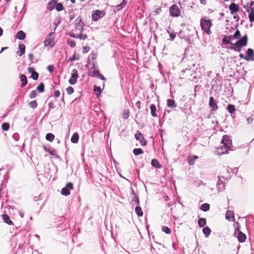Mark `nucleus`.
I'll list each match as a JSON object with an SVG mask.
<instances>
[{"mask_svg": "<svg viewBox=\"0 0 254 254\" xmlns=\"http://www.w3.org/2000/svg\"><path fill=\"white\" fill-rule=\"evenodd\" d=\"M210 208V205L208 203H204L202 204L200 207V209L204 211H207L209 210Z\"/></svg>", "mask_w": 254, "mask_h": 254, "instance_id": "30", "label": "nucleus"}, {"mask_svg": "<svg viewBox=\"0 0 254 254\" xmlns=\"http://www.w3.org/2000/svg\"><path fill=\"white\" fill-rule=\"evenodd\" d=\"M245 60L247 61H254V52L252 49L249 48L247 51V56L245 57Z\"/></svg>", "mask_w": 254, "mask_h": 254, "instance_id": "7", "label": "nucleus"}, {"mask_svg": "<svg viewBox=\"0 0 254 254\" xmlns=\"http://www.w3.org/2000/svg\"><path fill=\"white\" fill-rule=\"evenodd\" d=\"M162 231L167 234H169L171 232V229L167 226H163Z\"/></svg>", "mask_w": 254, "mask_h": 254, "instance_id": "48", "label": "nucleus"}, {"mask_svg": "<svg viewBox=\"0 0 254 254\" xmlns=\"http://www.w3.org/2000/svg\"><path fill=\"white\" fill-rule=\"evenodd\" d=\"M246 10L249 13V18L250 22H254V9L252 8L247 9Z\"/></svg>", "mask_w": 254, "mask_h": 254, "instance_id": "19", "label": "nucleus"}, {"mask_svg": "<svg viewBox=\"0 0 254 254\" xmlns=\"http://www.w3.org/2000/svg\"><path fill=\"white\" fill-rule=\"evenodd\" d=\"M56 9L58 11H60L64 9L63 5L61 3H57L55 5Z\"/></svg>", "mask_w": 254, "mask_h": 254, "instance_id": "37", "label": "nucleus"}, {"mask_svg": "<svg viewBox=\"0 0 254 254\" xmlns=\"http://www.w3.org/2000/svg\"><path fill=\"white\" fill-rule=\"evenodd\" d=\"M209 106L211 108V111H215L218 109V106L213 97L209 98Z\"/></svg>", "mask_w": 254, "mask_h": 254, "instance_id": "9", "label": "nucleus"}, {"mask_svg": "<svg viewBox=\"0 0 254 254\" xmlns=\"http://www.w3.org/2000/svg\"><path fill=\"white\" fill-rule=\"evenodd\" d=\"M130 112L128 110H125L123 113L122 117L125 120L127 119L129 116Z\"/></svg>", "mask_w": 254, "mask_h": 254, "instance_id": "35", "label": "nucleus"}, {"mask_svg": "<svg viewBox=\"0 0 254 254\" xmlns=\"http://www.w3.org/2000/svg\"><path fill=\"white\" fill-rule=\"evenodd\" d=\"M151 114L152 117H157L156 107L154 104H151L150 106Z\"/></svg>", "mask_w": 254, "mask_h": 254, "instance_id": "22", "label": "nucleus"}, {"mask_svg": "<svg viewBox=\"0 0 254 254\" xmlns=\"http://www.w3.org/2000/svg\"><path fill=\"white\" fill-rule=\"evenodd\" d=\"M28 71L31 73V78L34 80H36L38 79L39 74L35 71V68L33 67H29L28 68Z\"/></svg>", "mask_w": 254, "mask_h": 254, "instance_id": "12", "label": "nucleus"}, {"mask_svg": "<svg viewBox=\"0 0 254 254\" xmlns=\"http://www.w3.org/2000/svg\"><path fill=\"white\" fill-rule=\"evenodd\" d=\"M168 33H169V36H170V38L172 40H173L176 37V34L175 33H170V32L169 31H168Z\"/></svg>", "mask_w": 254, "mask_h": 254, "instance_id": "55", "label": "nucleus"}, {"mask_svg": "<svg viewBox=\"0 0 254 254\" xmlns=\"http://www.w3.org/2000/svg\"><path fill=\"white\" fill-rule=\"evenodd\" d=\"M7 47H2L1 49V50H0V53H1L5 49H7Z\"/></svg>", "mask_w": 254, "mask_h": 254, "instance_id": "62", "label": "nucleus"}, {"mask_svg": "<svg viewBox=\"0 0 254 254\" xmlns=\"http://www.w3.org/2000/svg\"><path fill=\"white\" fill-rule=\"evenodd\" d=\"M240 36L241 34L240 31L239 30H237L232 37L235 38H238V37H240Z\"/></svg>", "mask_w": 254, "mask_h": 254, "instance_id": "54", "label": "nucleus"}, {"mask_svg": "<svg viewBox=\"0 0 254 254\" xmlns=\"http://www.w3.org/2000/svg\"><path fill=\"white\" fill-rule=\"evenodd\" d=\"M240 9V7L238 4L232 2L229 5V10H230L232 14H234L237 13Z\"/></svg>", "mask_w": 254, "mask_h": 254, "instance_id": "10", "label": "nucleus"}, {"mask_svg": "<svg viewBox=\"0 0 254 254\" xmlns=\"http://www.w3.org/2000/svg\"><path fill=\"white\" fill-rule=\"evenodd\" d=\"M228 111L230 114H233L236 111V108L234 105L232 104H229L227 107Z\"/></svg>", "mask_w": 254, "mask_h": 254, "instance_id": "24", "label": "nucleus"}, {"mask_svg": "<svg viewBox=\"0 0 254 254\" xmlns=\"http://www.w3.org/2000/svg\"><path fill=\"white\" fill-rule=\"evenodd\" d=\"M239 57H240L241 58H242V59H245V56H244V55H243V54H240Z\"/></svg>", "mask_w": 254, "mask_h": 254, "instance_id": "63", "label": "nucleus"}, {"mask_svg": "<svg viewBox=\"0 0 254 254\" xmlns=\"http://www.w3.org/2000/svg\"><path fill=\"white\" fill-rule=\"evenodd\" d=\"M73 190V185L71 183H68L62 189L61 194L63 195H68L70 194V190Z\"/></svg>", "mask_w": 254, "mask_h": 254, "instance_id": "2", "label": "nucleus"}, {"mask_svg": "<svg viewBox=\"0 0 254 254\" xmlns=\"http://www.w3.org/2000/svg\"><path fill=\"white\" fill-rule=\"evenodd\" d=\"M54 103L53 102H50L48 104L50 108H53L54 107Z\"/></svg>", "mask_w": 254, "mask_h": 254, "instance_id": "61", "label": "nucleus"}, {"mask_svg": "<svg viewBox=\"0 0 254 254\" xmlns=\"http://www.w3.org/2000/svg\"><path fill=\"white\" fill-rule=\"evenodd\" d=\"M37 91L36 90H33L30 94L29 97L30 98H34L37 95Z\"/></svg>", "mask_w": 254, "mask_h": 254, "instance_id": "51", "label": "nucleus"}, {"mask_svg": "<svg viewBox=\"0 0 254 254\" xmlns=\"http://www.w3.org/2000/svg\"><path fill=\"white\" fill-rule=\"evenodd\" d=\"M53 35V33H50L48 37L46 38V39L44 41V45L45 46H48L50 45L51 43L52 42L53 40V38L52 37V35Z\"/></svg>", "mask_w": 254, "mask_h": 254, "instance_id": "15", "label": "nucleus"}, {"mask_svg": "<svg viewBox=\"0 0 254 254\" xmlns=\"http://www.w3.org/2000/svg\"><path fill=\"white\" fill-rule=\"evenodd\" d=\"M83 26L84 23L81 18H77L75 20V28L77 30L81 32L83 29Z\"/></svg>", "mask_w": 254, "mask_h": 254, "instance_id": "13", "label": "nucleus"}, {"mask_svg": "<svg viewBox=\"0 0 254 254\" xmlns=\"http://www.w3.org/2000/svg\"><path fill=\"white\" fill-rule=\"evenodd\" d=\"M170 15L174 17H178L180 15L181 12L178 5H172L169 8Z\"/></svg>", "mask_w": 254, "mask_h": 254, "instance_id": "4", "label": "nucleus"}, {"mask_svg": "<svg viewBox=\"0 0 254 254\" xmlns=\"http://www.w3.org/2000/svg\"><path fill=\"white\" fill-rule=\"evenodd\" d=\"M78 71L76 69H73L71 73V77L69 79V83L70 84H74L76 81L77 79L78 78Z\"/></svg>", "mask_w": 254, "mask_h": 254, "instance_id": "5", "label": "nucleus"}, {"mask_svg": "<svg viewBox=\"0 0 254 254\" xmlns=\"http://www.w3.org/2000/svg\"><path fill=\"white\" fill-rule=\"evenodd\" d=\"M105 15V12L103 10H96L93 11L92 14V18L93 21H96Z\"/></svg>", "mask_w": 254, "mask_h": 254, "instance_id": "3", "label": "nucleus"}, {"mask_svg": "<svg viewBox=\"0 0 254 254\" xmlns=\"http://www.w3.org/2000/svg\"><path fill=\"white\" fill-rule=\"evenodd\" d=\"M75 38L79 39L82 40H85L87 38V36L85 34H77L75 36Z\"/></svg>", "mask_w": 254, "mask_h": 254, "instance_id": "41", "label": "nucleus"}, {"mask_svg": "<svg viewBox=\"0 0 254 254\" xmlns=\"http://www.w3.org/2000/svg\"><path fill=\"white\" fill-rule=\"evenodd\" d=\"M212 25V20L211 19L207 20L202 17L200 20V25L201 30L208 35H210L212 33L210 28Z\"/></svg>", "mask_w": 254, "mask_h": 254, "instance_id": "1", "label": "nucleus"}, {"mask_svg": "<svg viewBox=\"0 0 254 254\" xmlns=\"http://www.w3.org/2000/svg\"><path fill=\"white\" fill-rule=\"evenodd\" d=\"M232 36H225L223 39V42L226 44H232V43H230V41L232 39Z\"/></svg>", "mask_w": 254, "mask_h": 254, "instance_id": "33", "label": "nucleus"}, {"mask_svg": "<svg viewBox=\"0 0 254 254\" xmlns=\"http://www.w3.org/2000/svg\"><path fill=\"white\" fill-rule=\"evenodd\" d=\"M248 38L247 36L242 37L240 40L237 42L242 47L245 46L247 44Z\"/></svg>", "mask_w": 254, "mask_h": 254, "instance_id": "17", "label": "nucleus"}, {"mask_svg": "<svg viewBox=\"0 0 254 254\" xmlns=\"http://www.w3.org/2000/svg\"><path fill=\"white\" fill-rule=\"evenodd\" d=\"M53 65H49L48 67H47V69L50 71V72H52L53 71Z\"/></svg>", "mask_w": 254, "mask_h": 254, "instance_id": "57", "label": "nucleus"}, {"mask_svg": "<svg viewBox=\"0 0 254 254\" xmlns=\"http://www.w3.org/2000/svg\"><path fill=\"white\" fill-rule=\"evenodd\" d=\"M3 34V30L1 28H0V36H1Z\"/></svg>", "mask_w": 254, "mask_h": 254, "instance_id": "64", "label": "nucleus"}, {"mask_svg": "<svg viewBox=\"0 0 254 254\" xmlns=\"http://www.w3.org/2000/svg\"><path fill=\"white\" fill-rule=\"evenodd\" d=\"M26 34L23 31H19L17 33L15 37L20 40H23L25 38Z\"/></svg>", "mask_w": 254, "mask_h": 254, "instance_id": "20", "label": "nucleus"}, {"mask_svg": "<svg viewBox=\"0 0 254 254\" xmlns=\"http://www.w3.org/2000/svg\"><path fill=\"white\" fill-rule=\"evenodd\" d=\"M99 71L96 69L95 68H94L92 70L90 71V75L92 76H97L98 75H99Z\"/></svg>", "mask_w": 254, "mask_h": 254, "instance_id": "40", "label": "nucleus"}, {"mask_svg": "<svg viewBox=\"0 0 254 254\" xmlns=\"http://www.w3.org/2000/svg\"><path fill=\"white\" fill-rule=\"evenodd\" d=\"M38 91L41 93L44 91V84L43 82H41L39 84L37 88Z\"/></svg>", "mask_w": 254, "mask_h": 254, "instance_id": "42", "label": "nucleus"}, {"mask_svg": "<svg viewBox=\"0 0 254 254\" xmlns=\"http://www.w3.org/2000/svg\"><path fill=\"white\" fill-rule=\"evenodd\" d=\"M79 139V135L77 133H74L71 138V141L72 143H76L78 142Z\"/></svg>", "mask_w": 254, "mask_h": 254, "instance_id": "25", "label": "nucleus"}, {"mask_svg": "<svg viewBox=\"0 0 254 254\" xmlns=\"http://www.w3.org/2000/svg\"><path fill=\"white\" fill-rule=\"evenodd\" d=\"M135 137L136 140L139 141L141 145L145 146L146 145V140L145 139L143 135L140 132H137V133L135 134Z\"/></svg>", "mask_w": 254, "mask_h": 254, "instance_id": "8", "label": "nucleus"}, {"mask_svg": "<svg viewBox=\"0 0 254 254\" xmlns=\"http://www.w3.org/2000/svg\"><path fill=\"white\" fill-rule=\"evenodd\" d=\"M231 49H233L235 51H238L240 52L241 51L242 47L239 44V43L236 42L234 44V46L231 48Z\"/></svg>", "mask_w": 254, "mask_h": 254, "instance_id": "34", "label": "nucleus"}, {"mask_svg": "<svg viewBox=\"0 0 254 254\" xmlns=\"http://www.w3.org/2000/svg\"><path fill=\"white\" fill-rule=\"evenodd\" d=\"M28 57H29V59L30 61H32L33 60V58H34V56H33V55L32 54H29L28 55Z\"/></svg>", "mask_w": 254, "mask_h": 254, "instance_id": "59", "label": "nucleus"}, {"mask_svg": "<svg viewBox=\"0 0 254 254\" xmlns=\"http://www.w3.org/2000/svg\"><path fill=\"white\" fill-rule=\"evenodd\" d=\"M226 219L230 221L231 218L233 219V221H235V217L233 211L230 210H227L226 213Z\"/></svg>", "mask_w": 254, "mask_h": 254, "instance_id": "18", "label": "nucleus"}, {"mask_svg": "<svg viewBox=\"0 0 254 254\" xmlns=\"http://www.w3.org/2000/svg\"><path fill=\"white\" fill-rule=\"evenodd\" d=\"M44 149L52 156H54L55 155L56 150L55 149H50L45 146L44 147Z\"/></svg>", "mask_w": 254, "mask_h": 254, "instance_id": "38", "label": "nucleus"}, {"mask_svg": "<svg viewBox=\"0 0 254 254\" xmlns=\"http://www.w3.org/2000/svg\"><path fill=\"white\" fill-rule=\"evenodd\" d=\"M67 44L70 46L71 47H74L76 45L75 42L73 40H68Z\"/></svg>", "mask_w": 254, "mask_h": 254, "instance_id": "52", "label": "nucleus"}, {"mask_svg": "<svg viewBox=\"0 0 254 254\" xmlns=\"http://www.w3.org/2000/svg\"><path fill=\"white\" fill-rule=\"evenodd\" d=\"M133 153L134 155H138L143 154V151L140 148H135L133 150Z\"/></svg>", "mask_w": 254, "mask_h": 254, "instance_id": "36", "label": "nucleus"}, {"mask_svg": "<svg viewBox=\"0 0 254 254\" xmlns=\"http://www.w3.org/2000/svg\"><path fill=\"white\" fill-rule=\"evenodd\" d=\"M135 211L138 217H142L143 216V211L140 206H136L135 208Z\"/></svg>", "mask_w": 254, "mask_h": 254, "instance_id": "26", "label": "nucleus"}, {"mask_svg": "<svg viewBox=\"0 0 254 254\" xmlns=\"http://www.w3.org/2000/svg\"><path fill=\"white\" fill-rule=\"evenodd\" d=\"M94 91L96 93V94L97 95H99L100 94L101 92V88L100 87H97L96 86H94Z\"/></svg>", "mask_w": 254, "mask_h": 254, "instance_id": "49", "label": "nucleus"}, {"mask_svg": "<svg viewBox=\"0 0 254 254\" xmlns=\"http://www.w3.org/2000/svg\"><path fill=\"white\" fill-rule=\"evenodd\" d=\"M90 49V47L88 46H83L82 47V53L83 54H85V53H87L89 51Z\"/></svg>", "mask_w": 254, "mask_h": 254, "instance_id": "53", "label": "nucleus"}, {"mask_svg": "<svg viewBox=\"0 0 254 254\" xmlns=\"http://www.w3.org/2000/svg\"><path fill=\"white\" fill-rule=\"evenodd\" d=\"M221 144H225V145L228 146V147H230L231 145V140L230 139L228 135H225L223 136Z\"/></svg>", "mask_w": 254, "mask_h": 254, "instance_id": "14", "label": "nucleus"}, {"mask_svg": "<svg viewBox=\"0 0 254 254\" xmlns=\"http://www.w3.org/2000/svg\"><path fill=\"white\" fill-rule=\"evenodd\" d=\"M56 4L51 1L48 4L47 8L50 10H52L55 7Z\"/></svg>", "mask_w": 254, "mask_h": 254, "instance_id": "44", "label": "nucleus"}, {"mask_svg": "<svg viewBox=\"0 0 254 254\" xmlns=\"http://www.w3.org/2000/svg\"><path fill=\"white\" fill-rule=\"evenodd\" d=\"M200 3L203 5L206 4V0H200Z\"/></svg>", "mask_w": 254, "mask_h": 254, "instance_id": "60", "label": "nucleus"}, {"mask_svg": "<svg viewBox=\"0 0 254 254\" xmlns=\"http://www.w3.org/2000/svg\"><path fill=\"white\" fill-rule=\"evenodd\" d=\"M151 165L157 168H160L161 167V165L159 163L157 160L154 159L151 161Z\"/></svg>", "mask_w": 254, "mask_h": 254, "instance_id": "27", "label": "nucleus"}, {"mask_svg": "<svg viewBox=\"0 0 254 254\" xmlns=\"http://www.w3.org/2000/svg\"><path fill=\"white\" fill-rule=\"evenodd\" d=\"M198 223L200 227H203L206 225V219L203 218H201L198 220Z\"/></svg>", "mask_w": 254, "mask_h": 254, "instance_id": "31", "label": "nucleus"}, {"mask_svg": "<svg viewBox=\"0 0 254 254\" xmlns=\"http://www.w3.org/2000/svg\"><path fill=\"white\" fill-rule=\"evenodd\" d=\"M167 106L169 107L174 108L176 107L175 102L173 99H168L167 100Z\"/></svg>", "mask_w": 254, "mask_h": 254, "instance_id": "28", "label": "nucleus"}, {"mask_svg": "<svg viewBox=\"0 0 254 254\" xmlns=\"http://www.w3.org/2000/svg\"><path fill=\"white\" fill-rule=\"evenodd\" d=\"M54 95L56 97H59L60 96V92L59 90H56L55 91Z\"/></svg>", "mask_w": 254, "mask_h": 254, "instance_id": "56", "label": "nucleus"}, {"mask_svg": "<svg viewBox=\"0 0 254 254\" xmlns=\"http://www.w3.org/2000/svg\"><path fill=\"white\" fill-rule=\"evenodd\" d=\"M19 56H22L25 53V46L24 44H20L19 45Z\"/></svg>", "mask_w": 254, "mask_h": 254, "instance_id": "32", "label": "nucleus"}, {"mask_svg": "<svg viewBox=\"0 0 254 254\" xmlns=\"http://www.w3.org/2000/svg\"><path fill=\"white\" fill-rule=\"evenodd\" d=\"M2 218L4 223H6L9 225H13L12 221L10 220L9 216L7 214H4L2 215Z\"/></svg>", "mask_w": 254, "mask_h": 254, "instance_id": "16", "label": "nucleus"}, {"mask_svg": "<svg viewBox=\"0 0 254 254\" xmlns=\"http://www.w3.org/2000/svg\"><path fill=\"white\" fill-rule=\"evenodd\" d=\"M29 106L33 109H35L37 108L38 106V104L36 102V101H31L29 103Z\"/></svg>", "mask_w": 254, "mask_h": 254, "instance_id": "47", "label": "nucleus"}, {"mask_svg": "<svg viewBox=\"0 0 254 254\" xmlns=\"http://www.w3.org/2000/svg\"><path fill=\"white\" fill-rule=\"evenodd\" d=\"M237 232H238L237 235V238L238 239V241L241 243L244 242L246 239V235L240 231L239 227H238L237 229L235 230V235L237 234Z\"/></svg>", "mask_w": 254, "mask_h": 254, "instance_id": "6", "label": "nucleus"}, {"mask_svg": "<svg viewBox=\"0 0 254 254\" xmlns=\"http://www.w3.org/2000/svg\"><path fill=\"white\" fill-rule=\"evenodd\" d=\"M230 149V147L225 144H221V145L217 149V152L219 154H223L226 153Z\"/></svg>", "mask_w": 254, "mask_h": 254, "instance_id": "11", "label": "nucleus"}, {"mask_svg": "<svg viewBox=\"0 0 254 254\" xmlns=\"http://www.w3.org/2000/svg\"><path fill=\"white\" fill-rule=\"evenodd\" d=\"M66 90L67 93L68 95H70V94H72L74 92V89L71 86H68L66 89Z\"/></svg>", "mask_w": 254, "mask_h": 254, "instance_id": "50", "label": "nucleus"}, {"mask_svg": "<svg viewBox=\"0 0 254 254\" xmlns=\"http://www.w3.org/2000/svg\"><path fill=\"white\" fill-rule=\"evenodd\" d=\"M1 127L3 130H8L9 128V125L8 123H3L2 124Z\"/></svg>", "mask_w": 254, "mask_h": 254, "instance_id": "45", "label": "nucleus"}, {"mask_svg": "<svg viewBox=\"0 0 254 254\" xmlns=\"http://www.w3.org/2000/svg\"><path fill=\"white\" fill-rule=\"evenodd\" d=\"M127 3V2L126 1L123 0L122 3H120V4L118 5L117 6V8L118 10H120L122 8H123L124 7H125Z\"/></svg>", "mask_w": 254, "mask_h": 254, "instance_id": "46", "label": "nucleus"}, {"mask_svg": "<svg viewBox=\"0 0 254 254\" xmlns=\"http://www.w3.org/2000/svg\"><path fill=\"white\" fill-rule=\"evenodd\" d=\"M97 76H98L99 78H100L101 79H102L103 80H105V78L104 77V76L103 75H102V74H101L100 73H99V75H98Z\"/></svg>", "mask_w": 254, "mask_h": 254, "instance_id": "58", "label": "nucleus"}, {"mask_svg": "<svg viewBox=\"0 0 254 254\" xmlns=\"http://www.w3.org/2000/svg\"><path fill=\"white\" fill-rule=\"evenodd\" d=\"M203 232L206 236H208L210 234L211 230L209 227H206L203 229Z\"/></svg>", "mask_w": 254, "mask_h": 254, "instance_id": "43", "label": "nucleus"}, {"mask_svg": "<svg viewBox=\"0 0 254 254\" xmlns=\"http://www.w3.org/2000/svg\"><path fill=\"white\" fill-rule=\"evenodd\" d=\"M198 159V156L196 155H193L188 158V163L190 165H193L194 161L196 159Z\"/></svg>", "mask_w": 254, "mask_h": 254, "instance_id": "23", "label": "nucleus"}, {"mask_svg": "<svg viewBox=\"0 0 254 254\" xmlns=\"http://www.w3.org/2000/svg\"><path fill=\"white\" fill-rule=\"evenodd\" d=\"M20 81L22 82L21 87H24L27 84V79L26 76L24 74L20 76Z\"/></svg>", "mask_w": 254, "mask_h": 254, "instance_id": "21", "label": "nucleus"}, {"mask_svg": "<svg viewBox=\"0 0 254 254\" xmlns=\"http://www.w3.org/2000/svg\"><path fill=\"white\" fill-rule=\"evenodd\" d=\"M254 5V1H251L250 5H248V3L247 5L243 4L244 7L247 9H254V7H253V5Z\"/></svg>", "mask_w": 254, "mask_h": 254, "instance_id": "39", "label": "nucleus"}, {"mask_svg": "<svg viewBox=\"0 0 254 254\" xmlns=\"http://www.w3.org/2000/svg\"><path fill=\"white\" fill-rule=\"evenodd\" d=\"M55 138V135L52 133H48L46 135V139L52 142Z\"/></svg>", "mask_w": 254, "mask_h": 254, "instance_id": "29", "label": "nucleus"}]
</instances>
